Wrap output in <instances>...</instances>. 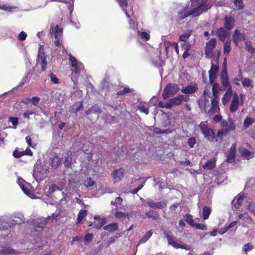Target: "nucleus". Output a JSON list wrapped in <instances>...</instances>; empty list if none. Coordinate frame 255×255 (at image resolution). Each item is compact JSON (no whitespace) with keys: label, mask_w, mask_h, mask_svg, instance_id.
Segmentation results:
<instances>
[{"label":"nucleus","mask_w":255,"mask_h":255,"mask_svg":"<svg viewBox=\"0 0 255 255\" xmlns=\"http://www.w3.org/2000/svg\"><path fill=\"white\" fill-rule=\"evenodd\" d=\"M212 4L210 0H190L187 4L178 7L177 14L173 20L180 22L188 16H198L209 9Z\"/></svg>","instance_id":"1"},{"label":"nucleus","mask_w":255,"mask_h":255,"mask_svg":"<svg viewBox=\"0 0 255 255\" xmlns=\"http://www.w3.org/2000/svg\"><path fill=\"white\" fill-rule=\"evenodd\" d=\"M24 221V216L20 212H15L9 216H0V237L4 239L11 232V228Z\"/></svg>","instance_id":"2"},{"label":"nucleus","mask_w":255,"mask_h":255,"mask_svg":"<svg viewBox=\"0 0 255 255\" xmlns=\"http://www.w3.org/2000/svg\"><path fill=\"white\" fill-rule=\"evenodd\" d=\"M69 61L71 66V79L76 86L78 85V79L80 76L82 72L84 70L83 64L78 61L77 59L73 56L71 54H69Z\"/></svg>","instance_id":"3"},{"label":"nucleus","mask_w":255,"mask_h":255,"mask_svg":"<svg viewBox=\"0 0 255 255\" xmlns=\"http://www.w3.org/2000/svg\"><path fill=\"white\" fill-rule=\"evenodd\" d=\"M47 163L45 162L43 164L36 163L34 166L33 172V176L35 180L39 182L43 180L49 171L50 167L47 165Z\"/></svg>","instance_id":"4"},{"label":"nucleus","mask_w":255,"mask_h":255,"mask_svg":"<svg viewBox=\"0 0 255 255\" xmlns=\"http://www.w3.org/2000/svg\"><path fill=\"white\" fill-rule=\"evenodd\" d=\"M59 215L60 212L56 211L51 217H48L47 219L41 217L34 220L33 223L35 228L42 229L45 227L47 222H53L54 220L56 221L59 219Z\"/></svg>","instance_id":"5"},{"label":"nucleus","mask_w":255,"mask_h":255,"mask_svg":"<svg viewBox=\"0 0 255 255\" xmlns=\"http://www.w3.org/2000/svg\"><path fill=\"white\" fill-rule=\"evenodd\" d=\"M164 235L167 240L168 243L175 249H181L185 250H190L191 248L190 246L186 245L182 242L177 241L175 238H173L170 233L168 232H164Z\"/></svg>","instance_id":"6"},{"label":"nucleus","mask_w":255,"mask_h":255,"mask_svg":"<svg viewBox=\"0 0 255 255\" xmlns=\"http://www.w3.org/2000/svg\"><path fill=\"white\" fill-rule=\"evenodd\" d=\"M199 127L204 136L210 141H213L215 139V133L213 129L208 125L207 122H201Z\"/></svg>","instance_id":"7"},{"label":"nucleus","mask_w":255,"mask_h":255,"mask_svg":"<svg viewBox=\"0 0 255 255\" xmlns=\"http://www.w3.org/2000/svg\"><path fill=\"white\" fill-rule=\"evenodd\" d=\"M17 183L26 195L31 199H34L36 198V195L32 189V187L29 183H27L21 178H18L17 179Z\"/></svg>","instance_id":"8"},{"label":"nucleus","mask_w":255,"mask_h":255,"mask_svg":"<svg viewBox=\"0 0 255 255\" xmlns=\"http://www.w3.org/2000/svg\"><path fill=\"white\" fill-rule=\"evenodd\" d=\"M179 90L177 85L169 84L164 88L162 96L164 99H167L177 93Z\"/></svg>","instance_id":"9"},{"label":"nucleus","mask_w":255,"mask_h":255,"mask_svg":"<svg viewBox=\"0 0 255 255\" xmlns=\"http://www.w3.org/2000/svg\"><path fill=\"white\" fill-rule=\"evenodd\" d=\"M50 34L54 37L56 40H59L63 34V28L57 24H51Z\"/></svg>","instance_id":"10"},{"label":"nucleus","mask_w":255,"mask_h":255,"mask_svg":"<svg viewBox=\"0 0 255 255\" xmlns=\"http://www.w3.org/2000/svg\"><path fill=\"white\" fill-rule=\"evenodd\" d=\"M141 200L146 202V204L151 208L154 209H162L167 205V201L163 200L160 202H154L153 200L147 199L146 200L140 198Z\"/></svg>","instance_id":"11"},{"label":"nucleus","mask_w":255,"mask_h":255,"mask_svg":"<svg viewBox=\"0 0 255 255\" xmlns=\"http://www.w3.org/2000/svg\"><path fill=\"white\" fill-rule=\"evenodd\" d=\"M164 44L167 55L172 53L173 50H174L177 54H179V47L177 43H172L166 40L164 41Z\"/></svg>","instance_id":"12"},{"label":"nucleus","mask_w":255,"mask_h":255,"mask_svg":"<svg viewBox=\"0 0 255 255\" xmlns=\"http://www.w3.org/2000/svg\"><path fill=\"white\" fill-rule=\"evenodd\" d=\"M216 44L215 38L211 39L206 44L205 54L206 57L211 58L214 56L213 50Z\"/></svg>","instance_id":"13"},{"label":"nucleus","mask_w":255,"mask_h":255,"mask_svg":"<svg viewBox=\"0 0 255 255\" xmlns=\"http://www.w3.org/2000/svg\"><path fill=\"white\" fill-rule=\"evenodd\" d=\"M214 98L211 100V107L210 109L207 111V114L208 116H211L216 113H218L220 109L219 107L218 100L215 96L213 92Z\"/></svg>","instance_id":"14"},{"label":"nucleus","mask_w":255,"mask_h":255,"mask_svg":"<svg viewBox=\"0 0 255 255\" xmlns=\"http://www.w3.org/2000/svg\"><path fill=\"white\" fill-rule=\"evenodd\" d=\"M37 64H40L41 66L42 71H45L46 69L47 62V57L45 54L42 52L40 50H39L37 58Z\"/></svg>","instance_id":"15"},{"label":"nucleus","mask_w":255,"mask_h":255,"mask_svg":"<svg viewBox=\"0 0 255 255\" xmlns=\"http://www.w3.org/2000/svg\"><path fill=\"white\" fill-rule=\"evenodd\" d=\"M49 190L51 193L56 191H58L59 192L61 193V188H59L56 184H52L50 186ZM61 194L62 195L63 197L60 200V203L62 205H64L67 201L68 199H69V197L67 195L64 194L63 192H62Z\"/></svg>","instance_id":"16"},{"label":"nucleus","mask_w":255,"mask_h":255,"mask_svg":"<svg viewBox=\"0 0 255 255\" xmlns=\"http://www.w3.org/2000/svg\"><path fill=\"white\" fill-rule=\"evenodd\" d=\"M226 60L225 59V61ZM224 68L223 69L221 72V79L222 81V85L223 86L226 88H230V86H231L229 84V77L227 73V71L226 67V63L225 61L224 63Z\"/></svg>","instance_id":"17"},{"label":"nucleus","mask_w":255,"mask_h":255,"mask_svg":"<svg viewBox=\"0 0 255 255\" xmlns=\"http://www.w3.org/2000/svg\"><path fill=\"white\" fill-rule=\"evenodd\" d=\"M221 128L227 133H229L230 131L234 129L235 125L233 120L229 119L228 121L224 120L221 122Z\"/></svg>","instance_id":"18"},{"label":"nucleus","mask_w":255,"mask_h":255,"mask_svg":"<svg viewBox=\"0 0 255 255\" xmlns=\"http://www.w3.org/2000/svg\"><path fill=\"white\" fill-rule=\"evenodd\" d=\"M240 105L239 97L237 93H234L233 96L232 100L230 107V110L231 113H234L237 111Z\"/></svg>","instance_id":"19"},{"label":"nucleus","mask_w":255,"mask_h":255,"mask_svg":"<svg viewBox=\"0 0 255 255\" xmlns=\"http://www.w3.org/2000/svg\"><path fill=\"white\" fill-rule=\"evenodd\" d=\"M218 70L219 67L217 65L212 64L211 69L209 71V80L211 83L212 84L216 81Z\"/></svg>","instance_id":"20"},{"label":"nucleus","mask_w":255,"mask_h":255,"mask_svg":"<svg viewBox=\"0 0 255 255\" xmlns=\"http://www.w3.org/2000/svg\"><path fill=\"white\" fill-rule=\"evenodd\" d=\"M135 32L138 34L139 38L141 40L145 41L149 40L150 38L149 31L146 30L143 28H138Z\"/></svg>","instance_id":"21"},{"label":"nucleus","mask_w":255,"mask_h":255,"mask_svg":"<svg viewBox=\"0 0 255 255\" xmlns=\"http://www.w3.org/2000/svg\"><path fill=\"white\" fill-rule=\"evenodd\" d=\"M236 143H233L227 153V161L232 163L235 158Z\"/></svg>","instance_id":"22"},{"label":"nucleus","mask_w":255,"mask_h":255,"mask_svg":"<svg viewBox=\"0 0 255 255\" xmlns=\"http://www.w3.org/2000/svg\"><path fill=\"white\" fill-rule=\"evenodd\" d=\"M18 252L8 246H0V255H16Z\"/></svg>","instance_id":"23"},{"label":"nucleus","mask_w":255,"mask_h":255,"mask_svg":"<svg viewBox=\"0 0 255 255\" xmlns=\"http://www.w3.org/2000/svg\"><path fill=\"white\" fill-rule=\"evenodd\" d=\"M246 39L245 35L240 32L238 29H236L233 35V40L234 43L238 45L239 42L242 40H244Z\"/></svg>","instance_id":"24"},{"label":"nucleus","mask_w":255,"mask_h":255,"mask_svg":"<svg viewBox=\"0 0 255 255\" xmlns=\"http://www.w3.org/2000/svg\"><path fill=\"white\" fill-rule=\"evenodd\" d=\"M94 219L96 221L94 222L93 225L98 230L100 229L106 223L107 221L106 218H100L98 216H95Z\"/></svg>","instance_id":"25"},{"label":"nucleus","mask_w":255,"mask_h":255,"mask_svg":"<svg viewBox=\"0 0 255 255\" xmlns=\"http://www.w3.org/2000/svg\"><path fill=\"white\" fill-rule=\"evenodd\" d=\"M244 194L240 193L232 201V205L236 209L240 208L243 203Z\"/></svg>","instance_id":"26"},{"label":"nucleus","mask_w":255,"mask_h":255,"mask_svg":"<svg viewBox=\"0 0 255 255\" xmlns=\"http://www.w3.org/2000/svg\"><path fill=\"white\" fill-rule=\"evenodd\" d=\"M235 19L231 16H226L224 18L225 28L231 30L234 26Z\"/></svg>","instance_id":"27"},{"label":"nucleus","mask_w":255,"mask_h":255,"mask_svg":"<svg viewBox=\"0 0 255 255\" xmlns=\"http://www.w3.org/2000/svg\"><path fill=\"white\" fill-rule=\"evenodd\" d=\"M239 77L241 78V83L244 87L250 89L253 88V81L248 78H243L241 72H239Z\"/></svg>","instance_id":"28"},{"label":"nucleus","mask_w":255,"mask_h":255,"mask_svg":"<svg viewBox=\"0 0 255 255\" xmlns=\"http://www.w3.org/2000/svg\"><path fill=\"white\" fill-rule=\"evenodd\" d=\"M230 31L225 27L219 28L217 31V34L220 39L222 41H224L229 36Z\"/></svg>","instance_id":"29"},{"label":"nucleus","mask_w":255,"mask_h":255,"mask_svg":"<svg viewBox=\"0 0 255 255\" xmlns=\"http://www.w3.org/2000/svg\"><path fill=\"white\" fill-rule=\"evenodd\" d=\"M125 173V169L123 168H120L119 169L115 170L113 173V177L115 182H119L122 179Z\"/></svg>","instance_id":"30"},{"label":"nucleus","mask_w":255,"mask_h":255,"mask_svg":"<svg viewBox=\"0 0 255 255\" xmlns=\"http://www.w3.org/2000/svg\"><path fill=\"white\" fill-rule=\"evenodd\" d=\"M54 44L55 46L57 47L56 49V51L57 54L60 56H63L65 55L66 52V50H65L64 46L62 45L59 40H55L54 41Z\"/></svg>","instance_id":"31"},{"label":"nucleus","mask_w":255,"mask_h":255,"mask_svg":"<svg viewBox=\"0 0 255 255\" xmlns=\"http://www.w3.org/2000/svg\"><path fill=\"white\" fill-rule=\"evenodd\" d=\"M47 163V165L50 167V165H51V166L53 168H57L59 165L60 164L61 162V158L57 156H56L52 158L48 162H46Z\"/></svg>","instance_id":"32"},{"label":"nucleus","mask_w":255,"mask_h":255,"mask_svg":"<svg viewBox=\"0 0 255 255\" xmlns=\"http://www.w3.org/2000/svg\"><path fill=\"white\" fill-rule=\"evenodd\" d=\"M199 107L202 112L207 113V108L209 105V101L206 98L198 101Z\"/></svg>","instance_id":"33"},{"label":"nucleus","mask_w":255,"mask_h":255,"mask_svg":"<svg viewBox=\"0 0 255 255\" xmlns=\"http://www.w3.org/2000/svg\"><path fill=\"white\" fill-rule=\"evenodd\" d=\"M185 98L183 95H179L170 100L172 106H177L181 104L183 101H186Z\"/></svg>","instance_id":"34"},{"label":"nucleus","mask_w":255,"mask_h":255,"mask_svg":"<svg viewBox=\"0 0 255 255\" xmlns=\"http://www.w3.org/2000/svg\"><path fill=\"white\" fill-rule=\"evenodd\" d=\"M197 88L195 84L190 85L184 88H183L181 90L182 92L184 94H192L196 92Z\"/></svg>","instance_id":"35"},{"label":"nucleus","mask_w":255,"mask_h":255,"mask_svg":"<svg viewBox=\"0 0 255 255\" xmlns=\"http://www.w3.org/2000/svg\"><path fill=\"white\" fill-rule=\"evenodd\" d=\"M152 235L153 231L152 230H150L146 232L139 240L138 245L146 243L150 238Z\"/></svg>","instance_id":"36"},{"label":"nucleus","mask_w":255,"mask_h":255,"mask_svg":"<svg viewBox=\"0 0 255 255\" xmlns=\"http://www.w3.org/2000/svg\"><path fill=\"white\" fill-rule=\"evenodd\" d=\"M232 95V91L231 90V87L230 86V88H228L227 91L225 93L222 98V103L224 105H226L228 104Z\"/></svg>","instance_id":"37"},{"label":"nucleus","mask_w":255,"mask_h":255,"mask_svg":"<svg viewBox=\"0 0 255 255\" xmlns=\"http://www.w3.org/2000/svg\"><path fill=\"white\" fill-rule=\"evenodd\" d=\"M103 229L109 232H113L118 230V224L116 222L112 223L104 226Z\"/></svg>","instance_id":"38"},{"label":"nucleus","mask_w":255,"mask_h":255,"mask_svg":"<svg viewBox=\"0 0 255 255\" xmlns=\"http://www.w3.org/2000/svg\"><path fill=\"white\" fill-rule=\"evenodd\" d=\"M216 165V160L215 158L211 159L206 162V163L203 165V168L207 170H211L213 169Z\"/></svg>","instance_id":"39"},{"label":"nucleus","mask_w":255,"mask_h":255,"mask_svg":"<svg viewBox=\"0 0 255 255\" xmlns=\"http://www.w3.org/2000/svg\"><path fill=\"white\" fill-rule=\"evenodd\" d=\"M123 11L125 13L127 17L129 18V15L126 10L125 8L128 6V2L127 0H116Z\"/></svg>","instance_id":"40"},{"label":"nucleus","mask_w":255,"mask_h":255,"mask_svg":"<svg viewBox=\"0 0 255 255\" xmlns=\"http://www.w3.org/2000/svg\"><path fill=\"white\" fill-rule=\"evenodd\" d=\"M239 152L243 157L248 159L250 158L252 153L251 152L244 147L240 148Z\"/></svg>","instance_id":"41"},{"label":"nucleus","mask_w":255,"mask_h":255,"mask_svg":"<svg viewBox=\"0 0 255 255\" xmlns=\"http://www.w3.org/2000/svg\"><path fill=\"white\" fill-rule=\"evenodd\" d=\"M83 108V102H77L73 104L71 108V111L73 113H77Z\"/></svg>","instance_id":"42"},{"label":"nucleus","mask_w":255,"mask_h":255,"mask_svg":"<svg viewBox=\"0 0 255 255\" xmlns=\"http://www.w3.org/2000/svg\"><path fill=\"white\" fill-rule=\"evenodd\" d=\"M17 8L18 7L16 6H10L8 4H3L0 6V9L10 12H13L14 10Z\"/></svg>","instance_id":"43"},{"label":"nucleus","mask_w":255,"mask_h":255,"mask_svg":"<svg viewBox=\"0 0 255 255\" xmlns=\"http://www.w3.org/2000/svg\"><path fill=\"white\" fill-rule=\"evenodd\" d=\"M191 36V32L187 31L182 33L179 36V39L181 42H188V40Z\"/></svg>","instance_id":"44"},{"label":"nucleus","mask_w":255,"mask_h":255,"mask_svg":"<svg viewBox=\"0 0 255 255\" xmlns=\"http://www.w3.org/2000/svg\"><path fill=\"white\" fill-rule=\"evenodd\" d=\"M211 212V209L208 207H204L203 209V219H208Z\"/></svg>","instance_id":"45"},{"label":"nucleus","mask_w":255,"mask_h":255,"mask_svg":"<svg viewBox=\"0 0 255 255\" xmlns=\"http://www.w3.org/2000/svg\"><path fill=\"white\" fill-rule=\"evenodd\" d=\"M228 134V133H227L226 131L223 130L221 128V129L220 130H219V131L217 132V137H215V140L216 141H218V138H219L220 139H221L223 137L226 136Z\"/></svg>","instance_id":"46"},{"label":"nucleus","mask_w":255,"mask_h":255,"mask_svg":"<svg viewBox=\"0 0 255 255\" xmlns=\"http://www.w3.org/2000/svg\"><path fill=\"white\" fill-rule=\"evenodd\" d=\"M51 81L55 84H58L60 83V80L56 75L52 72H50L48 75Z\"/></svg>","instance_id":"47"},{"label":"nucleus","mask_w":255,"mask_h":255,"mask_svg":"<svg viewBox=\"0 0 255 255\" xmlns=\"http://www.w3.org/2000/svg\"><path fill=\"white\" fill-rule=\"evenodd\" d=\"M255 122V120H254V119L249 117H247L244 121V126L245 128H247Z\"/></svg>","instance_id":"48"},{"label":"nucleus","mask_w":255,"mask_h":255,"mask_svg":"<svg viewBox=\"0 0 255 255\" xmlns=\"http://www.w3.org/2000/svg\"><path fill=\"white\" fill-rule=\"evenodd\" d=\"M184 219L191 226L193 227L195 223H194L192 215L189 214H187L184 217Z\"/></svg>","instance_id":"49"},{"label":"nucleus","mask_w":255,"mask_h":255,"mask_svg":"<svg viewBox=\"0 0 255 255\" xmlns=\"http://www.w3.org/2000/svg\"><path fill=\"white\" fill-rule=\"evenodd\" d=\"M32 76V72L27 73L21 82V85H23L26 83H28L31 81V78Z\"/></svg>","instance_id":"50"},{"label":"nucleus","mask_w":255,"mask_h":255,"mask_svg":"<svg viewBox=\"0 0 255 255\" xmlns=\"http://www.w3.org/2000/svg\"><path fill=\"white\" fill-rule=\"evenodd\" d=\"M87 211L85 210H81L78 215L77 223H80L86 216Z\"/></svg>","instance_id":"51"},{"label":"nucleus","mask_w":255,"mask_h":255,"mask_svg":"<svg viewBox=\"0 0 255 255\" xmlns=\"http://www.w3.org/2000/svg\"><path fill=\"white\" fill-rule=\"evenodd\" d=\"M231 51V40L226 41L224 45V54H228Z\"/></svg>","instance_id":"52"},{"label":"nucleus","mask_w":255,"mask_h":255,"mask_svg":"<svg viewBox=\"0 0 255 255\" xmlns=\"http://www.w3.org/2000/svg\"><path fill=\"white\" fill-rule=\"evenodd\" d=\"M234 3L239 9H242L245 6L243 0H234Z\"/></svg>","instance_id":"53"},{"label":"nucleus","mask_w":255,"mask_h":255,"mask_svg":"<svg viewBox=\"0 0 255 255\" xmlns=\"http://www.w3.org/2000/svg\"><path fill=\"white\" fill-rule=\"evenodd\" d=\"M247 208L250 212L255 215V202L253 201L249 202Z\"/></svg>","instance_id":"54"},{"label":"nucleus","mask_w":255,"mask_h":255,"mask_svg":"<svg viewBox=\"0 0 255 255\" xmlns=\"http://www.w3.org/2000/svg\"><path fill=\"white\" fill-rule=\"evenodd\" d=\"M100 112L99 107L97 105H95L93 106L91 109L86 111V114L89 115L92 113H100Z\"/></svg>","instance_id":"55"},{"label":"nucleus","mask_w":255,"mask_h":255,"mask_svg":"<svg viewBox=\"0 0 255 255\" xmlns=\"http://www.w3.org/2000/svg\"><path fill=\"white\" fill-rule=\"evenodd\" d=\"M128 23L129 25V28L133 29L135 32L136 31L137 27V24L134 22V21L132 20L130 17L128 18Z\"/></svg>","instance_id":"56"},{"label":"nucleus","mask_w":255,"mask_h":255,"mask_svg":"<svg viewBox=\"0 0 255 255\" xmlns=\"http://www.w3.org/2000/svg\"><path fill=\"white\" fill-rule=\"evenodd\" d=\"M158 105L160 108L166 109H170L172 107L170 101L167 102H160Z\"/></svg>","instance_id":"57"},{"label":"nucleus","mask_w":255,"mask_h":255,"mask_svg":"<svg viewBox=\"0 0 255 255\" xmlns=\"http://www.w3.org/2000/svg\"><path fill=\"white\" fill-rule=\"evenodd\" d=\"M180 46L181 50H189L191 47V44L189 42H181Z\"/></svg>","instance_id":"58"},{"label":"nucleus","mask_w":255,"mask_h":255,"mask_svg":"<svg viewBox=\"0 0 255 255\" xmlns=\"http://www.w3.org/2000/svg\"><path fill=\"white\" fill-rule=\"evenodd\" d=\"M145 215L148 218H151L152 219H155L156 218V213L153 210H149V211L146 212Z\"/></svg>","instance_id":"59"},{"label":"nucleus","mask_w":255,"mask_h":255,"mask_svg":"<svg viewBox=\"0 0 255 255\" xmlns=\"http://www.w3.org/2000/svg\"><path fill=\"white\" fill-rule=\"evenodd\" d=\"M8 122H10L13 125V128L15 129L16 126L17 125L18 123V119L16 117H9L8 119Z\"/></svg>","instance_id":"60"},{"label":"nucleus","mask_w":255,"mask_h":255,"mask_svg":"<svg viewBox=\"0 0 255 255\" xmlns=\"http://www.w3.org/2000/svg\"><path fill=\"white\" fill-rule=\"evenodd\" d=\"M115 216L117 219H124L128 217V215L122 212H117L115 214Z\"/></svg>","instance_id":"61"},{"label":"nucleus","mask_w":255,"mask_h":255,"mask_svg":"<svg viewBox=\"0 0 255 255\" xmlns=\"http://www.w3.org/2000/svg\"><path fill=\"white\" fill-rule=\"evenodd\" d=\"M187 143L191 148H193L196 143V139L195 137H192L188 139Z\"/></svg>","instance_id":"62"},{"label":"nucleus","mask_w":255,"mask_h":255,"mask_svg":"<svg viewBox=\"0 0 255 255\" xmlns=\"http://www.w3.org/2000/svg\"><path fill=\"white\" fill-rule=\"evenodd\" d=\"M253 249V246L250 243L245 244L243 248V250L246 254H247L249 252L252 251Z\"/></svg>","instance_id":"63"},{"label":"nucleus","mask_w":255,"mask_h":255,"mask_svg":"<svg viewBox=\"0 0 255 255\" xmlns=\"http://www.w3.org/2000/svg\"><path fill=\"white\" fill-rule=\"evenodd\" d=\"M247 50L253 55L255 54V48L252 46L250 43H247L246 44Z\"/></svg>","instance_id":"64"}]
</instances>
